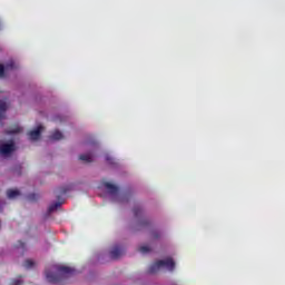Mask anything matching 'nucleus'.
<instances>
[{"label":"nucleus","instance_id":"nucleus-11","mask_svg":"<svg viewBox=\"0 0 285 285\" xmlns=\"http://www.w3.org/2000/svg\"><path fill=\"white\" fill-rule=\"evenodd\" d=\"M139 253H142V254H146V253H150V246L148 245H141L139 248H138Z\"/></svg>","mask_w":285,"mask_h":285},{"label":"nucleus","instance_id":"nucleus-13","mask_svg":"<svg viewBox=\"0 0 285 285\" xmlns=\"http://www.w3.org/2000/svg\"><path fill=\"white\" fill-rule=\"evenodd\" d=\"M59 206H61V203H59V202L52 204V205L49 207L50 213H53V210H57V208H59Z\"/></svg>","mask_w":285,"mask_h":285},{"label":"nucleus","instance_id":"nucleus-3","mask_svg":"<svg viewBox=\"0 0 285 285\" xmlns=\"http://www.w3.org/2000/svg\"><path fill=\"white\" fill-rule=\"evenodd\" d=\"M14 150H16L14 141H12V140L2 142L0 145V154L3 157H8V155H11V153H14Z\"/></svg>","mask_w":285,"mask_h":285},{"label":"nucleus","instance_id":"nucleus-10","mask_svg":"<svg viewBox=\"0 0 285 285\" xmlns=\"http://www.w3.org/2000/svg\"><path fill=\"white\" fill-rule=\"evenodd\" d=\"M7 108H9L8 102L0 101V121L3 119V112H6Z\"/></svg>","mask_w":285,"mask_h":285},{"label":"nucleus","instance_id":"nucleus-14","mask_svg":"<svg viewBox=\"0 0 285 285\" xmlns=\"http://www.w3.org/2000/svg\"><path fill=\"white\" fill-rule=\"evenodd\" d=\"M111 257L117 258L119 257V249H115L111 252Z\"/></svg>","mask_w":285,"mask_h":285},{"label":"nucleus","instance_id":"nucleus-5","mask_svg":"<svg viewBox=\"0 0 285 285\" xmlns=\"http://www.w3.org/2000/svg\"><path fill=\"white\" fill-rule=\"evenodd\" d=\"M46 130V127L43 125H38L36 128H33L31 131H29V139L30 141H39L41 139V132Z\"/></svg>","mask_w":285,"mask_h":285},{"label":"nucleus","instance_id":"nucleus-9","mask_svg":"<svg viewBox=\"0 0 285 285\" xmlns=\"http://www.w3.org/2000/svg\"><path fill=\"white\" fill-rule=\"evenodd\" d=\"M7 195L9 197V199H17V197H19V195H21V193L19 191V189H11L7 191Z\"/></svg>","mask_w":285,"mask_h":285},{"label":"nucleus","instance_id":"nucleus-6","mask_svg":"<svg viewBox=\"0 0 285 285\" xmlns=\"http://www.w3.org/2000/svg\"><path fill=\"white\" fill-rule=\"evenodd\" d=\"M17 68H19V65H17L14 60H9L6 66L0 65V77H3L7 72L17 70Z\"/></svg>","mask_w":285,"mask_h":285},{"label":"nucleus","instance_id":"nucleus-1","mask_svg":"<svg viewBox=\"0 0 285 285\" xmlns=\"http://www.w3.org/2000/svg\"><path fill=\"white\" fill-rule=\"evenodd\" d=\"M75 269L66 265H56L49 269H46L45 275L47 282L50 284H59L61 277H68L72 275Z\"/></svg>","mask_w":285,"mask_h":285},{"label":"nucleus","instance_id":"nucleus-15","mask_svg":"<svg viewBox=\"0 0 285 285\" xmlns=\"http://www.w3.org/2000/svg\"><path fill=\"white\" fill-rule=\"evenodd\" d=\"M22 282L21 279H16V281H12L10 285H21Z\"/></svg>","mask_w":285,"mask_h":285},{"label":"nucleus","instance_id":"nucleus-12","mask_svg":"<svg viewBox=\"0 0 285 285\" xmlns=\"http://www.w3.org/2000/svg\"><path fill=\"white\" fill-rule=\"evenodd\" d=\"M32 266H35V261L32 259L24 261V268H32Z\"/></svg>","mask_w":285,"mask_h":285},{"label":"nucleus","instance_id":"nucleus-4","mask_svg":"<svg viewBox=\"0 0 285 285\" xmlns=\"http://www.w3.org/2000/svg\"><path fill=\"white\" fill-rule=\"evenodd\" d=\"M102 186L106 188V190H108V193H110V195H112L111 197L114 200L121 199V196L118 194L119 188L117 185L110 181H104Z\"/></svg>","mask_w":285,"mask_h":285},{"label":"nucleus","instance_id":"nucleus-7","mask_svg":"<svg viewBox=\"0 0 285 285\" xmlns=\"http://www.w3.org/2000/svg\"><path fill=\"white\" fill-rule=\"evenodd\" d=\"M80 161H85L86 164H90V161H95V155L87 153V154H81L79 156Z\"/></svg>","mask_w":285,"mask_h":285},{"label":"nucleus","instance_id":"nucleus-8","mask_svg":"<svg viewBox=\"0 0 285 285\" xmlns=\"http://www.w3.org/2000/svg\"><path fill=\"white\" fill-rule=\"evenodd\" d=\"M50 139H52V141H60V139H63V134L59 130H55L51 135H50Z\"/></svg>","mask_w":285,"mask_h":285},{"label":"nucleus","instance_id":"nucleus-16","mask_svg":"<svg viewBox=\"0 0 285 285\" xmlns=\"http://www.w3.org/2000/svg\"><path fill=\"white\" fill-rule=\"evenodd\" d=\"M11 132H21V128H16Z\"/></svg>","mask_w":285,"mask_h":285},{"label":"nucleus","instance_id":"nucleus-2","mask_svg":"<svg viewBox=\"0 0 285 285\" xmlns=\"http://www.w3.org/2000/svg\"><path fill=\"white\" fill-rule=\"evenodd\" d=\"M175 271V261L173 258H166L155 262L149 267V273L155 274L159 273V271Z\"/></svg>","mask_w":285,"mask_h":285}]
</instances>
